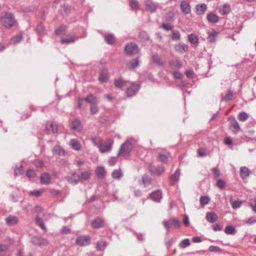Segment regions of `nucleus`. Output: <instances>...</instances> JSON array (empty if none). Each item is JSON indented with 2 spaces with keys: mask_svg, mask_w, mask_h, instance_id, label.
Wrapping results in <instances>:
<instances>
[{
  "mask_svg": "<svg viewBox=\"0 0 256 256\" xmlns=\"http://www.w3.org/2000/svg\"><path fill=\"white\" fill-rule=\"evenodd\" d=\"M92 140L94 144L99 148L100 152L102 153L110 151L114 143V140L110 138L106 140L104 142L102 139L96 137L93 138Z\"/></svg>",
  "mask_w": 256,
  "mask_h": 256,
  "instance_id": "obj_1",
  "label": "nucleus"
},
{
  "mask_svg": "<svg viewBox=\"0 0 256 256\" xmlns=\"http://www.w3.org/2000/svg\"><path fill=\"white\" fill-rule=\"evenodd\" d=\"M2 25L6 28H10L14 26L16 20L14 15L10 12H6L0 18Z\"/></svg>",
  "mask_w": 256,
  "mask_h": 256,
  "instance_id": "obj_2",
  "label": "nucleus"
},
{
  "mask_svg": "<svg viewBox=\"0 0 256 256\" xmlns=\"http://www.w3.org/2000/svg\"><path fill=\"white\" fill-rule=\"evenodd\" d=\"M133 147L132 144L130 140L125 142L120 146L119 155L125 156L128 154L132 152Z\"/></svg>",
  "mask_w": 256,
  "mask_h": 256,
  "instance_id": "obj_3",
  "label": "nucleus"
},
{
  "mask_svg": "<svg viewBox=\"0 0 256 256\" xmlns=\"http://www.w3.org/2000/svg\"><path fill=\"white\" fill-rule=\"evenodd\" d=\"M162 224L166 230H170V228H178L180 227L179 220L175 218L168 220H164Z\"/></svg>",
  "mask_w": 256,
  "mask_h": 256,
  "instance_id": "obj_4",
  "label": "nucleus"
},
{
  "mask_svg": "<svg viewBox=\"0 0 256 256\" xmlns=\"http://www.w3.org/2000/svg\"><path fill=\"white\" fill-rule=\"evenodd\" d=\"M125 52L128 55L136 54L138 52V46L134 43H130L126 45Z\"/></svg>",
  "mask_w": 256,
  "mask_h": 256,
  "instance_id": "obj_5",
  "label": "nucleus"
},
{
  "mask_svg": "<svg viewBox=\"0 0 256 256\" xmlns=\"http://www.w3.org/2000/svg\"><path fill=\"white\" fill-rule=\"evenodd\" d=\"M90 238L88 236H80L76 240V244L81 246H84L90 244Z\"/></svg>",
  "mask_w": 256,
  "mask_h": 256,
  "instance_id": "obj_6",
  "label": "nucleus"
},
{
  "mask_svg": "<svg viewBox=\"0 0 256 256\" xmlns=\"http://www.w3.org/2000/svg\"><path fill=\"white\" fill-rule=\"evenodd\" d=\"M228 121L230 123V128L232 130L235 134L238 132L240 129L239 124L235 119L234 117H230L228 118Z\"/></svg>",
  "mask_w": 256,
  "mask_h": 256,
  "instance_id": "obj_7",
  "label": "nucleus"
},
{
  "mask_svg": "<svg viewBox=\"0 0 256 256\" xmlns=\"http://www.w3.org/2000/svg\"><path fill=\"white\" fill-rule=\"evenodd\" d=\"M149 170L151 173L156 175H160L162 174L164 171V168L162 166H155L153 164H150L149 166Z\"/></svg>",
  "mask_w": 256,
  "mask_h": 256,
  "instance_id": "obj_8",
  "label": "nucleus"
},
{
  "mask_svg": "<svg viewBox=\"0 0 256 256\" xmlns=\"http://www.w3.org/2000/svg\"><path fill=\"white\" fill-rule=\"evenodd\" d=\"M34 244L39 246H46L48 244V240L40 237H34L32 240Z\"/></svg>",
  "mask_w": 256,
  "mask_h": 256,
  "instance_id": "obj_9",
  "label": "nucleus"
},
{
  "mask_svg": "<svg viewBox=\"0 0 256 256\" xmlns=\"http://www.w3.org/2000/svg\"><path fill=\"white\" fill-rule=\"evenodd\" d=\"M138 85L135 84H132L131 86H129L126 90V94L128 97H130L134 95L138 90Z\"/></svg>",
  "mask_w": 256,
  "mask_h": 256,
  "instance_id": "obj_10",
  "label": "nucleus"
},
{
  "mask_svg": "<svg viewBox=\"0 0 256 256\" xmlns=\"http://www.w3.org/2000/svg\"><path fill=\"white\" fill-rule=\"evenodd\" d=\"M108 78V70L106 68H104L100 72L98 80L100 82H106Z\"/></svg>",
  "mask_w": 256,
  "mask_h": 256,
  "instance_id": "obj_11",
  "label": "nucleus"
},
{
  "mask_svg": "<svg viewBox=\"0 0 256 256\" xmlns=\"http://www.w3.org/2000/svg\"><path fill=\"white\" fill-rule=\"evenodd\" d=\"M150 197L152 200L159 202L162 198V192L160 190H156L151 193Z\"/></svg>",
  "mask_w": 256,
  "mask_h": 256,
  "instance_id": "obj_12",
  "label": "nucleus"
},
{
  "mask_svg": "<svg viewBox=\"0 0 256 256\" xmlns=\"http://www.w3.org/2000/svg\"><path fill=\"white\" fill-rule=\"evenodd\" d=\"M70 126L72 130H76L77 132H80L82 129L80 122L78 120H73L71 122Z\"/></svg>",
  "mask_w": 256,
  "mask_h": 256,
  "instance_id": "obj_13",
  "label": "nucleus"
},
{
  "mask_svg": "<svg viewBox=\"0 0 256 256\" xmlns=\"http://www.w3.org/2000/svg\"><path fill=\"white\" fill-rule=\"evenodd\" d=\"M46 129L48 132H52L54 134L56 133L58 131V126L57 124L53 122H48L46 124Z\"/></svg>",
  "mask_w": 256,
  "mask_h": 256,
  "instance_id": "obj_14",
  "label": "nucleus"
},
{
  "mask_svg": "<svg viewBox=\"0 0 256 256\" xmlns=\"http://www.w3.org/2000/svg\"><path fill=\"white\" fill-rule=\"evenodd\" d=\"M70 144L71 148L75 150L79 151L81 150V144L80 142L76 139H72L70 141Z\"/></svg>",
  "mask_w": 256,
  "mask_h": 256,
  "instance_id": "obj_15",
  "label": "nucleus"
},
{
  "mask_svg": "<svg viewBox=\"0 0 256 256\" xmlns=\"http://www.w3.org/2000/svg\"><path fill=\"white\" fill-rule=\"evenodd\" d=\"M180 7L181 10L185 14H188L190 12V4L186 1H182Z\"/></svg>",
  "mask_w": 256,
  "mask_h": 256,
  "instance_id": "obj_16",
  "label": "nucleus"
},
{
  "mask_svg": "<svg viewBox=\"0 0 256 256\" xmlns=\"http://www.w3.org/2000/svg\"><path fill=\"white\" fill-rule=\"evenodd\" d=\"M76 40V38L74 36L68 35L66 38H61V43L62 44H69L74 42Z\"/></svg>",
  "mask_w": 256,
  "mask_h": 256,
  "instance_id": "obj_17",
  "label": "nucleus"
},
{
  "mask_svg": "<svg viewBox=\"0 0 256 256\" xmlns=\"http://www.w3.org/2000/svg\"><path fill=\"white\" fill-rule=\"evenodd\" d=\"M91 224L94 228H100L104 226V222L101 218H97L92 222Z\"/></svg>",
  "mask_w": 256,
  "mask_h": 256,
  "instance_id": "obj_18",
  "label": "nucleus"
},
{
  "mask_svg": "<svg viewBox=\"0 0 256 256\" xmlns=\"http://www.w3.org/2000/svg\"><path fill=\"white\" fill-rule=\"evenodd\" d=\"M218 216L214 212H208L206 214V220L210 223H213L218 220Z\"/></svg>",
  "mask_w": 256,
  "mask_h": 256,
  "instance_id": "obj_19",
  "label": "nucleus"
},
{
  "mask_svg": "<svg viewBox=\"0 0 256 256\" xmlns=\"http://www.w3.org/2000/svg\"><path fill=\"white\" fill-rule=\"evenodd\" d=\"M80 179V176L74 172L72 174L71 176H68L67 178L68 181L72 184H76Z\"/></svg>",
  "mask_w": 256,
  "mask_h": 256,
  "instance_id": "obj_20",
  "label": "nucleus"
},
{
  "mask_svg": "<svg viewBox=\"0 0 256 256\" xmlns=\"http://www.w3.org/2000/svg\"><path fill=\"white\" fill-rule=\"evenodd\" d=\"M40 180L42 184H48L50 182V176L48 173H44L40 176Z\"/></svg>",
  "mask_w": 256,
  "mask_h": 256,
  "instance_id": "obj_21",
  "label": "nucleus"
},
{
  "mask_svg": "<svg viewBox=\"0 0 256 256\" xmlns=\"http://www.w3.org/2000/svg\"><path fill=\"white\" fill-rule=\"evenodd\" d=\"M230 10V6L228 4H224L219 7V12L221 14H228Z\"/></svg>",
  "mask_w": 256,
  "mask_h": 256,
  "instance_id": "obj_22",
  "label": "nucleus"
},
{
  "mask_svg": "<svg viewBox=\"0 0 256 256\" xmlns=\"http://www.w3.org/2000/svg\"><path fill=\"white\" fill-rule=\"evenodd\" d=\"M6 221L8 225L12 226L18 223V218L16 216H10L6 218Z\"/></svg>",
  "mask_w": 256,
  "mask_h": 256,
  "instance_id": "obj_23",
  "label": "nucleus"
},
{
  "mask_svg": "<svg viewBox=\"0 0 256 256\" xmlns=\"http://www.w3.org/2000/svg\"><path fill=\"white\" fill-rule=\"evenodd\" d=\"M145 6L147 10L152 12H154L156 9V4L150 0H146L145 2Z\"/></svg>",
  "mask_w": 256,
  "mask_h": 256,
  "instance_id": "obj_24",
  "label": "nucleus"
},
{
  "mask_svg": "<svg viewBox=\"0 0 256 256\" xmlns=\"http://www.w3.org/2000/svg\"><path fill=\"white\" fill-rule=\"evenodd\" d=\"M174 48L177 52L184 54L186 52L187 46L184 44H178L175 46Z\"/></svg>",
  "mask_w": 256,
  "mask_h": 256,
  "instance_id": "obj_25",
  "label": "nucleus"
},
{
  "mask_svg": "<svg viewBox=\"0 0 256 256\" xmlns=\"http://www.w3.org/2000/svg\"><path fill=\"white\" fill-rule=\"evenodd\" d=\"M85 100L86 102L92 105L96 104L98 102L96 98L92 94L88 95L86 98Z\"/></svg>",
  "mask_w": 256,
  "mask_h": 256,
  "instance_id": "obj_26",
  "label": "nucleus"
},
{
  "mask_svg": "<svg viewBox=\"0 0 256 256\" xmlns=\"http://www.w3.org/2000/svg\"><path fill=\"white\" fill-rule=\"evenodd\" d=\"M250 172L249 169L246 166H242L240 168V176L242 178H248Z\"/></svg>",
  "mask_w": 256,
  "mask_h": 256,
  "instance_id": "obj_27",
  "label": "nucleus"
},
{
  "mask_svg": "<svg viewBox=\"0 0 256 256\" xmlns=\"http://www.w3.org/2000/svg\"><path fill=\"white\" fill-rule=\"evenodd\" d=\"M206 9V6L205 4L197 5L196 6V12L198 14H202L204 13Z\"/></svg>",
  "mask_w": 256,
  "mask_h": 256,
  "instance_id": "obj_28",
  "label": "nucleus"
},
{
  "mask_svg": "<svg viewBox=\"0 0 256 256\" xmlns=\"http://www.w3.org/2000/svg\"><path fill=\"white\" fill-rule=\"evenodd\" d=\"M106 246V243L104 240H100L96 242V248L98 250H104Z\"/></svg>",
  "mask_w": 256,
  "mask_h": 256,
  "instance_id": "obj_29",
  "label": "nucleus"
},
{
  "mask_svg": "<svg viewBox=\"0 0 256 256\" xmlns=\"http://www.w3.org/2000/svg\"><path fill=\"white\" fill-rule=\"evenodd\" d=\"M105 172V169L102 166H98L96 170V174L99 178H103L104 176Z\"/></svg>",
  "mask_w": 256,
  "mask_h": 256,
  "instance_id": "obj_30",
  "label": "nucleus"
},
{
  "mask_svg": "<svg viewBox=\"0 0 256 256\" xmlns=\"http://www.w3.org/2000/svg\"><path fill=\"white\" fill-rule=\"evenodd\" d=\"M104 39L108 44H114L116 40L114 36L110 34H106L104 36Z\"/></svg>",
  "mask_w": 256,
  "mask_h": 256,
  "instance_id": "obj_31",
  "label": "nucleus"
},
{
  "mask_svg": "<svg viewBox=\"0 0 256 256\" xmlns=\"http://www.w3.org/2000/svg\"><path fill=\"white\" fill-rule=\"evenodd\" d=\"M53 152L58 156H63L65 153L64 150L60 146H54L53 148Z\"/></svg>",
  "mask_w": 256,
  "mask_h": 256,
  "instance_id": "obj_32",
  "label": "nucleus"
},
{
  "mask_svg": "<svg viewBox=\"0 0 256 256\" xmlns=\"http://www.w3.org/2000/svg\"><path fill=\"white\" fill-rule=\"evenodd\" d=\"M207 18L208 20L212 22H216L219 20L218 16L216 14L212 13L208 14Z\"/></svg>",
  "mask_w": 256,
  "mask_h": 256,
  "instance_id": "obj_33",
  "label": "nucleus"
},
{
  "mask_svg": "<svg viewBox=\"0 0 256 256\" xmlns=\"http://www.w3.org/2000/svg\"><path fill=\"white\" fill-rule=\"evenodd\" d=\"M218 33L216 30H212L209 32L208 39L210 42H214L215 41V37L218 35Z\"/></svg>",
  "mask_w": 256,
  "mask_h": 256,
  "instance_id": "obj_34",
  "label": "nucleus"
},
{
  "mask_svg": "<svg viewBox=\"0 0 256 256\" xmlns=\"http://www.w3.org/2000/svg\"><path fill=\"white\" fill-rule=\"evenodd\" d=\"M180 38V34L178 31L172 30V31L171 38L174 40H178Z\"/></svg>",
  "mask_w": 256,
  "mask_h": 256,
  "instance_id": "obj_35",
  "label": "nucleus"
},
{
  "mask_svg": "<svg viewBox=\"0 0 256 256\" xmlns=\"http://www.w3.org/2000/svg\"><path fill=\"white\" fill-rule=\"evenodd\" d=\"M236 232V228L232 226H226L224 230V232L227 234H234Z\"/></svg>",
  "mask_w": 256,
  "mask_h": 256,
  "instance_id": "obj_36",
  "label": "nucleus"
},
{
  "mask_svg": "<svg viewBox=\"0 0 256 256\" xmlns=\"http://www.w3.org/2000/svg\"><path fill=\"white\" fill-rule=\"evenodd\" d=\"M248 115L245 112H240L238 115V118L241 122H244L248 119Z\"/></svg>",
  "mask_w": 256,
  "mask_h": 256,
  "instance_id": "obj_37",
  "label": "nucleus"
},
{
  "mask_svg": "<svg viewBox=\"0 0 256 256\" xmlns=\"http://www.w3.org/2000/svg\"><path fill=\"white\" fill-rule=\"evenodd\" d=\"M188 41L192 44H196L198 42L197 36L194 34H189L188 36Z\"/></svg>",
  "mask_w": 256,
  "mask_h": 256,
  "instance_id": "obj_38",
  "label": "nucleus"
},
{
  "mask_svg": "<svg viewBox=\"0 0 256 256\" xmlns=\"http://www.w3.org/2000/svg\"><path fill=\"white\" fill-rule=\"evenodd\" d=\"M180 176V170H176L174 173L170 177L171 180L174 182H176L178 180Z\"/></svg>",
  "mask_w": 256,
  "mask_h": 256,
  "instance_id": "obj_39",
  "label": "nucleus"
},
{
  "mask_svg": "<svg viewBox=\"0 0 256 256\" xmlns=\"http://www.w3.org/2000/svg\"><path fill=\"white\" fill-rule=\"evenodd\" d=\"M125 85L126 82L121 79H118L114 81V86L118 88H121Z\"/></svg>",
  "mask_w": 256,
  "mask_h": 256,
  "instance_id": "obj_40",
  "label": "nucleus"
},
{
  "mask_svg": "<svg viewBox=\"0 0 256 256\" xmlns=\"http://www.w3.org/2000/svg\"><path fill=\"white\" fill-rule=\"evenodd\" d=\"M210 202V198L208 196H202L200 198V203L201 204L206 205Z\"/></svg>",
  "mask_w": 256,
  "mask_h": 256,
  "instance_id": "obj_41",
  "label": "nucleus"
},
{
  "mask_svg": "<svg viewBox=\"0 0 256 256\" xmlns=\"http://www.w3.org/2000/svg\"><path fill=\"white\" fill-rule=\"evenodd\" d=\"M190 244V240L188 238L183 240L179 244V246L181 248H185Z\"/></svg>",
  "mask_w": 256,
  "mask_h": 256,
  "instance_id": "obj_42",
  "label": "nucleus"
},
{
  "mask_svg": "<svg viewBox=\"0 0 256 256\" xmlns=\"http://www.w3.org/2000/svg\"><path fill=\"white\" fill-rule=\"evenodd\" d=\"M44 192V190L41 189V190H39L30 191L29 192V194L31 196H34L36 197H39L42 195V194Z\"/></svg>",
  "mask_w": 256,
  "mask_h": 256,
  "instance_id": "obj_43",
  "label": "nucleus"
},
{
  "mask_svg": "<svg viewBox=\"0 0 256 256\" xmlns=\"http://www.w3.org/2000/svg\"><path fill=\"white\" fill-rule=\"evenodd\" d=\"M129 5L132 9L136 10L138 8V3L136 0H130Z\"/></svg>",
  "mask_w": 256,
  "mask_h": 256,
  "instance_id": "obj_44",
  "label": "nucleus"
},
{
  "mask_svg": "<svg viewBox=\"0 0 256 256\" xmlns=\"http://www.w3.org/2000/svg\"><path fill=\"white\" fill-rule=\"evenodd\" d=\"M66 31V28L65 26H60L55 30V34L57 36H60L64 34Z\"/></svg>",
  "mask_w": 256,
  "mask_h": 256,
  "instance_id": "obj_45",
  "label": "nucleus"
},
{
  "mask_svg": "<svg viewBox=\"0 0 256 256\" xmlns=\"http://www.w3.org/2000/svg\"><path fill=\"white\" fill-rule=\"evenodd\" d=\"M112 177L114 178H120L122 176V173L120 170H114L112 173Z\"/></svg>",
  "mask_w": 256,
  "mask_h": 256,
  "instance_id": "obj_46",
  "label": "nucleus"
},
{
  "mask_svg": "<svg viewBox=\"0 0 256 256\" xmlns=\"http://www.w3.org/2000/svg\"><path fill=\"white\" fill-rule=\"evenodd\" d=\"M22 39V36L21 34H18L13 37L11 40V42L14 44H16L19 42Z\"/></svg>",
  "mask_w": 256,
  "mask_h": 256,
  "instance_id": "obj_47",
  "label": "nucleus"
},
{
  "mask_svg": "<svg viewBox=\"0 0 256 256\" xmlns=\"http://www.w3.org/2000/svg\"><path fill=\"white\" fill-rule=\"evenodd\" d=\"M36 220L37 224L40 227V228L42 230H45L46 228L42 220L40 217L36 216Z\"/></svg>",
  "mask_w": 256,
  "mask_h": 256,
  "instance_id": "obj_48",
  "label": "nucleus"
},
{
  "mask_svg": "<svg viewBox=\"0 0 256 256\" xmlns=\"http://www.w3.org/2000/svg\"><path fill=\"white\" fill-rule=\"evenodd\" d=\"M90 176V173L88 171H86L82 172L80 176V178L86 180Z\"/></svg>",
  "mask_w": 256,
  "mask_h": 256,
  "instance_id": "obj_49",
  "label": "nucleus"
},
{
  "mask_svg": "<svg viewBox=\"0 0 256 256\" xmlns=\"http://www.w3.org/2000/svg\"><path fill=\"white\" fill-rule=\"evenodd\" d=\"M158 160L162 162H168V157L165 154H159L158 156Z\"/></svg>",
  "mask_w": 256,
  "mask_h": 256,
  "instance_id": "obj_50",
  "label": "nucleus"
},
{
  "mask_svg": "<svg viewBox=\"0 0 256 256\" xmlns=\"http://www.w3.org/2000/svg\"><path fill=\"white\" fill-rule=\"evenodd\" d=\"M138 65V60H134L130 61L128 63V66L130 68H134Z\"/></svg>",
  "mask_w": 256,
  "mask_h": 256,
  "instance_id": "obj_51",
  "label": "nucleus"
},
{
  "mask_svg": "<svg viewBox=\"0 0 256 256\" xmlns=\"http://www.w3.org/2000/svg\"><path fill=\"white\" fill-rule=\"evenodd\" d=\"M50 193L52 196H58L61 194V191L56 190L54 188H51L49 190Z\"/></svg>",
  "mask_w": 256,
  "mask_h": 256,
  "instance_id": "obj_52",
  "label": "nucleus"
},
{
  "mask_svg": "<svg viewBox=\"0 0 256 256\" xmlns=\"http://www.w3.org/2000/svg\"><path fill=\"white\" fill-rule=\"evenodd\" d=\"M90 111L92 114H96L98 112V108L96 106V104L91 105Z\"/></svg>",
  "mask_w": 256,
  "mask_h": 256,
  "instance_id": "obj_53",
  "label": "nucleus"
},
{
  "mask_svg": "<svg viewBox=\"0 0 256 256\" xmlns=\"http://www.w3.org/2000/svg\"><path fill=\"white\" fill-rule=\"evenodd\" d=\"M142 183L144 186H146L151 183V179L147 176H144L142 178Z\"/></svg>",
  "mask_w": 256,
  "mask_h": 256,
  "instance_id": "obj_54",
  "label": "nucleus"
},
{
  "mask_svg": "<svg viewBox=\"0 0 256 256\" xmlns=\"http://www.w3.org/2000/svg\"><path fill=\"white\" fill-rule=\"evenodd\" d=\"M250 205L252 210L256 212V198L250 200Z\"/></svg>",
  "mask_w": 256,
  "mask_h": 256,
  "instance_id": "obj_55",
  "label": "nucleus"
},
{
  "mask_svg": "<svg viewBox=\"0 0 256 256\" xmlns=\"http://www.w3.org/2000/svg\"><path fill=\"white\" fill-rule=\"evenodd\" d=\"M216 186L220 188H224L226 186V182L223 180H218Z\"/></svg>",
  "mask_w": 256,
  "mask_h": 256,
  "instance_id": "obj_56",
  "label": "nucleus"
},
{
  "mask_svg": "<svg viewBox=\"0 0 256 256\" xmlns=\"http://www.w3.org/2000/svg\"><path fill=\"white\" fill-rule=\"evenodd\" d=\"M208 250L211 252H220V249L219 247L217 246H210L208 248Z\"/></svg>",
  "mask_w": 256,
  "mask_h": 256,
  "instance_id": "obj_57",
  "label": "nucleus"
},
{
  "mask_svg": "<svg viewBox=\"0 0 256 256\" xmlns=\"http://www.w3.org/2000/svg\"><path fill=\"white\" fill-rule=\"evenodd\" d=\"M242 204L240 201L235 200L232 203V208L234 209L239 208Z\"/></svg>",
  "mask_w": 256,
  "mask_h": 256,
  "instance_id": "obj_58",
  "label": "nucleus"
},
{
  "mask_svg": "<svg viewBox=\"0 0 256 256\" xmlns=\"http://www.w3.org/2000/svg\"><path fill=\"white\" fill-rule=\"evenodd\" d=\"M36 172L34 170H28L26 172V176L28 178H32L36 176Z\"/></svg>",
  "mask_w": 256,
  "mask_h": 256,
  "instance_id": "obj_59",
  "label": "nucleus"
},
{
  "mask_svg": "<svg viewBox=\"0 0 256 256\" xmlns=\"http://www.w3.org/2000/svg\"><path fill=\"white\" fill-rule=\"evenodd\" d=\"M233 96V92L230 91L228 90V92L227 94L226 95L224 100L226 101L230 100H232V98Z\"/></svg>",
  "mask_w": 256,
  "mask_h": 256,
  "instance_id": "obj_60",
  "label": "nucleus"
},
{
  "mask_svg": "<svg viewBox=\"0 0 256 256\" xmlns=\"http://www.w3.org/2000/svg\"><path fill=\"white\" fill-rule=\"evenodd\" d=\"M174 240L172 238H168L165 240V245L168 249L174 242Z\"/></svg>",
  "mask_w": 256,
  "mask_h": 256,
  "instance_id": "obj_61",
  "label": "nucleus"
},
{
  "mask_svg": "<svg viewBox=\"0 0 256 256\" xmlns=\"http://www.w3.org/2000/svg\"><path fill=\"white\" fill-rule=\"evenodd\" d=\"M152 59L156 63L158 64H162L160 58L158 56H156V55L153 56Z\"/></svg>",
  "mask_w": 256,
  "mask_h": 256,
  "instance_id": "obj_62",
  "label": "nucleus"
},
{
  "mask_svg": "<svg viewBox=\"0 0 256 256\" xmlns=\"http://www.w3.org/2000/svg\"><path fill=\"white\" fill-rule=\"evenodd\" d=\"M44 30V26L40 24L37 26V31L39 34H42Z\"/></svg>",
  "mask_w": 256,
  "mask_h": 256,
  "instance_id": "obj_63",
  "label": "nucleus"
},
{
  "mask_svg": "<svg viewBox=\"0 0 256 256\" xmlns=\"http://www.w3.org/2000/svg\"><path fill=\"white\" fill-rule=\"evenodd\" d=\"M212 171L216 177H218L220 176V172L218 168H214Z\"/></svg>",
  "mask_w": 256,
  "mask_h": 256,
  "instance_id": "obj_64",
  "label": "nucleus"
}]
</instances>
